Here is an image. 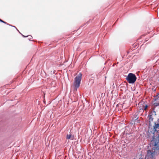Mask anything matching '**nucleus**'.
Returning <instances> with one entry per match:
<instances>
[{"label": "nucleus", "instance_id": "6", "mask_svg": "<svg viewBox=\"0 0 159 159\" xmlns=\"http://www.w3.org/2000/svg\"><path fill=\"white\" fill-rule=\"evenodd\" d=\"M148 106L147 105H146L145 106H144V109L143 110H146L148 108Z\"/></svg>", "mask_w": 159, "mask_h": 159}, {"label": "nucleus", "instance_id": "8", "mask_svg": "<svg viewBox=\"0 0 159 159\" xmlns=\"http://www.w3.org/2000/svg\"><path fill=\"white\" fill-rule=\"evenodd\" d=\"M2 23H5V24H7V22H5V21H3V20H2Z\"/></svg>", "mask_w": 159, "mask_h": 159}, {"label": "nucleus", "instance_id": "11", "mask_svg": "<svg viewBox=\"0 0 159 159\" xmlns=\"http://www.w3.org/2000/svg\"><path fill=\"white\" fill-rule=\"evenodd\" d=\"M2 20H1V19H0V22H2Z\"/></svg>", "mask_w": 159, "mask_h": 159}, {"label": "nucleus", "instance_id": "2", "mask_svg": "<svg viewBox=\"0 0 159 159\" xmlns=\"http://www.w3.org/2000/svg\"><path fill=\"white\" fill-rule=\"evenodd\" d=\"M137 79L135 75L131 73H129L126 78V80L129 84H133L136 81Z\"/></svg>", "mask_w": 159, "mask_h": 159}, {"label": "nucleus", "instance_id": "1", "mask_svg": "<svg viewBox=\"0 0 159 159\" xmlns=\"http://www.w3.org/2000/svg\"><path fill=\"white\" fill-rule=\"evenodd\" d=\"M148 117L149 125L150 126H152V123H153V115H150L148 116ZM154 123L155 125L153 126V128L155 130V132L153 133V135L152 137V139H153L154 137H155V136H156L157 134V132L159 133V131H158L156 130L157 129H159V124H156L155 122H154Z\"/></svg>", "mask_w": 159, "mask_h": 159}, {"label": "nucleus", "instance_id": "3", "mask_svg": "<svg viewBox=\"0 0 159 159\" xmlns=\"http://www.w3.org/2000/svg\"><path fill=\"white\" fill-rule=\"evenodd\" d=\"M82 74L80 73L75 78L74 85L76 88H78L80 85V81L82 78Z\"/></svg>", "mask_w": 159, "mask_h": 159}, {"label": "nucleus", "instance_id": "9", "mask_svg": "<svg viewBox=\"0 0 159 159\" xmlns=\"http://www.w3.org/2000/svg\"><path fill=\"white\" fill-rule=\"evenodd\" d=\"M2 23H5V24H7V22H5V21H3V20H2Z\"/></svg>", "mask_w": 159, "mask_h": 159}, {"label": "nucleus", "instance_id": "10", "mask_svg": "<svg viewBox=\"0 0 159 159\" xmlns=\"http://www.w3.org/2000/svg\"><path fill=\"white\" fill-rule=\"evenodd\" d=\"M2 20H1V19H0V22H2Z\"/></svg>", "mask_w": 159, "mask_h": 159}, {"label": "nucleus", "instance_id": "7", "mask_svg": "<svg viewBox=\"0 0 159 159\" xmlns=\"http://www.w3.org/2000/svg\"><path fill=\"white\" fill-rule=\"evenodd\" d=\"M2 23H5V24H7V22H5V21H3V20H2Z\"/></svg>", "mask_w": 159, "mask_h": 159}, {"label": "nucleus", "instance_id": "5", "mask_svg": "<svg viewBox=\"0 0 159 159\" xmlns=\"http://www.w3.org/2000/svg\"><path fill=\"white\" fill-rule=\"evenodd\" d=\"M71 137V135H70V134L68 135V134L67 135L66 139H70Z\"/></svg>", "mask_w": 159, "mask_h": 159}, {"label": "nucleus", "instance_id": "4", "mask_svg": "<svg viewBox=\"0 0 159 159\" xmlns=\"http://www.w3.org/2000/svg\"><path fill=\"white\" fill-rule=\"evenodd\" d=\"M159 105V98H157L154 103L153 105L154 107H157Z\"/></svg>", "mask_w": 159, "mask_h": 159}]
</instances>
